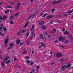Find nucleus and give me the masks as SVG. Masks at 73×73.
Listing matches in <instances>:
<instances>
[{"mask_svg": "<svg viewBox=\"0 0 73 73\" xmlns=\"http://www.w3.org/2000/svg\"><path fill=\"white\" fill-rule=\"evenodd\" d=\"M61 0L56 1L53 2L52 3L53 4H58V3H60L61 2Z\"/></svg>", "mask_w": 73, "mask_h": 73, "instance_id": "obj_1", "label": "nucleus"}, {"mask_svg": "<svg viewBox=\"0 0 73 73\" xmlns=\"http://www.w3.org/2000/svg\"><path fill=\"white\" fill-rule=\"evenodd\" d=\"M58 40L59 41H61L62 42H63V41H65V38H62V36H60Z\"/></svg>", "mask_w": 73, "mask_h": 73, "instance_id": "obj_2", "label": "nucleus"}, {"mask_svg": "<svg viewBox=\"0 0 73 73\" xmlns=\"http://www.w3.org/2000/svg\"><path fill=\"white\" fill-rule=\"evenodd\" d=\"M21 3L20 2H19L17 4V6L16 7V8L17 10H18V9L19 8V7L21 5Z\"/></svg>", "mask_w": 73, "mask_h": 73, "instance_id": "obj_3", "label": "nucleus"}, {"mask_svg": "<svg viewBox=\"0 0 73 73\" xmlns=\"http://www.w3.org/2000/svg\"><path fill=\"white\" fill-rule=\"evenodd\" d=\"M13 43H10V46H11V47L8 48H7V49H8V50H9V49L12 48H13Z\"/></svg>", "mask_w": 73, "mask_h": 73, "instance_id": "obj_4", "label": "nucleus"}, {"mask_svg": "<svg viewBox=\"0 0 73 73\" xmlns=\"http://www.w3.org/2000/svg\"><path fill=\"white\" fill-rule=\"evenodd\" d=\"M9 40V39H8V38H7L5 41V46H7V44H8V40Z\"/></svg>", "mask_w": 73, "mask_h": 73, "instance_id": "obj_5", "label": "nucleus"}, {"mask_svg": "<svg viewBox=\"0 0 73 73\" xmlns=\"http://www.w3.org/2000/svg\"><path fill=\"white\" fill-rule=\"evenodd\" d=\"M8 18V17L7 15L6 16H4L3 17L2 19H3V20H5L6 19Z\"/></svg>", "mask_w": 73, "mask_h": 73, "instance_id": "obj_6", "label": "nucleus"}, {"mask_svg": "<svg viewBox=\"0 0 73 73\" xmlns=\"http://www.w3.org/2000/svg\"><path fill=\"white\" fill-rule=\"evenodd\" d=\"M53 17V15H49L46 17V19H50V18H52Z\"/></svg>", "mask_w": 73, "mask_h": 73, "instance_id": "obj_7", "label": "nucleus"}, {"mask_svg": "<svg viewBox=\"0 0 73 73\" xmlns=\"http://www.w3.org/2000/svg\"><path fill=\"white\" fill-rule=\"evenodd\" d=\"M71 62H70L69 63H68L67 64V66H66V68H69L71 66Z\"/></svg>", "mask_w": 73, "mask_h": 73, "instance_id": "obj_8", "label": "nucleus"}, {"mask_svg": "<svg viewBox=\"0 0 73 73\" xmlns=\"http://www.w3.org/2000/svg\"><path fill=\"white\" fill-rule=\"evenodd\" d=\"M41 28L42 29H46V26H43L41 27Z\"/></svg>", "mask_w": 73, "mask_h": 73, "instance_id": "obj_9", "label": "nucleus"}, {"mask_svg": "<svg viewBox=\"0 0 73 73\" xmlns=\"http://www.w3.org/2000/svg\"><path fill=\"white\" fill-rule=\"evenodd\" d=\"M61 54L60 53H58L56 55V57H61Z\"/></svg>", "mask_w": 73, "mask_h": 73, "instance_id": "obj_10", "label": "nucleus"}, {"mask_svg": "<svg viewBox=\"0 0 73 73\" xmlns=\"http://www.w3.org/2000/svg\"><path fill=\"white\" fill-rule=\"evenodd\" d=\"M40 39H41L42 40L44 39V36H43V35H42V34H40Z\"/></svg>", "mask_w": 73, "mask_h": 73, "instance_id": "obj_11", "label": "nucleus"}, {"mask_svg": "<svg viewBox=\"0 0 73 73\" xmlns=\"http://www.w3.org/2000/svg\"><path fill=\"white\" fill-rule=\"evenodd\" d=\"M41 43L42 44V46H44V48L46 47V46L45 45V44L42 43V42H41Z\"/></svg>", "mask_w": 73, "mask_h": 73, "instance_id": "obj_12", "label": "nucleus"}, {"mask_svg": "<svg viewBox=\"0 0 73 73\" xmlns=\"http://www.w3.org/2000/svg\"><path fill=\"white\" fill-rule=\"evenodd\" d=\"M44 21H42L40 23H39V25H42L43 24H44Z\"/></svg>", "mask_w": 73, "mask_h": 73, "instance_id": "obj_13", "label": "nucleus"}, {"mask_svg": "<svg viewBox=\"0 0 73 73\" xmlns=\"http://www.w3.org/2000/svg\"><path fill=\"white\" fill-rule=\"evenodd\" d=\"M3 29L4 30L5 32H6V31H7V29L5 27H3Z\"/></svg>", "mask_w": 73, "mask_h": 73, "instance_id": "obj_14", "label": "nucleus"}, {"mask_svg": "<svg viewBox=\"0 0 73 73\" xmlns=\"http://www.w3.org/2000/svg\"><path fill=\"white\" fill-rule=\"evenodd\" d=\"M17 41L16 42V44H20V43L21 42L20 40H17Z\"/></svg>", "mask_w": 73, "mask_h": 73, "instance_id": "obj_15", "label": "nucleus"}, {"mask_svg": "<svg viewBox=\"0 0 73 73\" xmlns=\"http://www.w3.org/2000/svg\"><path fill=\"white\" fill-rule=\"evenodd\" d=\"M35 28V26H33L32 27V29H31L30 31H33V30Z\"/></svg>", "mask_w": 73, "mask_h": 73, "instance_id": "obj_16", "label": "nucleus"}, {"mask_svg": "<svg viewBox=\"0 0 73 73\" xmlns=\"http://www.w3.org/2000/svg\"><path fill=\"white\" fill-rule=\"evenodd\" d=\"M9 59V57H7L4 60L5 62L7 61V60H8Z\"/></svg>", "mask_w": 73, "mask_h": 73, "instance_id": "obj_17", "label": "nucleus"}, {"mask_svg": "<svg viewBox=\"0 0 73 73\" xmlns=\"http://www.w3.org/2000/svg\"><path fill=\"white\" fill-rule=\"evenodd\" d=\"M64 34L65 35H69V32L67 31H66L64 32Z\"/></svg>", "mask_w": 73, "mask_h": 73, "instance_id": "obj_18", "label": "nucleus"}, {"mask_svg": "<svg viewBox=\"0 0 73 73\" xmlns=\"http://www.w3.org/2000/svg\"><path fill=\"white\" fill-rule=\"evenodd\" d=\"M1 66H4V61H3L1 63Z\"/></svg>", "mask_w": 73, "mask_h": 73, "instance_id": "obj_19", "label": "nucleus"}, {"mask_svg": "<svg viewBox=\"0 0 73 73\" xmlns=\"http://www.w3.org/2000/svg\"><path fill=\"white\" fill-rule=\"evenodd\" d=\"M20 32H22V29H20L18 33L17 34V35H19L20 33Z\"/></svg>", "mask_w": 73, "mask_h": 73, "instance_id": "obj_20", "label": "nucleus"}, {"mask_svg": "<svg viewBox=\"0 0 73 73\" xmlns=\"http://www.w3.org/2000/svg\"><path fill=\"white\" fill-rule=\"evenodd\" d=\"M73 12V11H68V13L70 14V13H72Z\"/></svg>", "mask_w": 73, "mask_h": 73, "instance_id": "obj_21", "label": "nucleus"}, {"mask_svg": "<svg viewBox=\"0 0 73 73\" xmlns=\"http://www.w3.org/2000/svg\"><path fill=\"white\" fill-rule=\"evenodd\" d=\"M10 23L11 24H13V21H10Z\"/></svg>", "mask_w": 73, "mask_h": 73, "instance_id": "obj_22", "label": "nucleus"}, {"mask_svg": "<svg viewBox=\"0 0 73 73\" xmlns=\"http://www.w3.org/2000/svg\"><path fill=\"white\" fill-rule=\"evenodd\" d=\"M69 41L68 40H66L65 42V44H68L69 42Z\"/></svg>", "mask_w": 73, "mask_h": 73, "instance_id": "obj_23", "label": "nucleus"}, {"mask_svg": "<svg viewBox=\"0 0 73 73\" xmlns=\"http://www.w3.org/2000/svg\"><path fill=\"white\" fill-rule=\"evenodd\" d=\"M47 15V13H45L44 15H42V17H45V16H46V15Z\"/></svg>", "mask_w": 73, "mask_h": 73, "instance_id": "obj_24", "label": "nucleus"}, {"mask_svg": "<svg viewBox=\"0 0 73 73\" xmlns=\"http://www.w3.org/2000/svg\"><path fill=\"white\" fill-rule=\"evenodd\" d=\"M66 68V65H65L62 67V68Z\"/></svg>", "mask_w": 73, "mask_h": 73, "instance_id": "obj_25", "label": "nucleus"}, {"mask_svg": "<svg viewBox=\"0 0 73 73\" xmlns=\"http://www.w3.org/2000/svg\"><path fill=\"white\" fill-rule=\"evenodd\" d=\"M9 10H7V11H5V13H9Z\"/></svg>", "mask_w": 73, "mask_h": 73, "instance_id": "obj_26", "label": "nucleus"}, {"mask_svg": "<svg viewBox=\"0 0 73 73\" xmlns=\"http://www.w3.org/2000/svg\"><path fill=\"white\" fill-rule=\"evenodd\" d=\"M11 62V60H9L8 61H7L6 62V64H7L9 63V62Z\"/></svg>", "mask_w": 73, "mask_h": 73, "instance_id": "obj_27", "label": "nucleus"}, {"mask_svg": "<svg viewBox=\"0 0 73 73\" xmlns=\"http://www.w3.org/2000/svg\"><path fill=\"white\" fill-rule=\"evenodd\" d=\"M60 61H65V59H61Z\"/></svg>", "mask_w": 73, "mask_h": 73, "instance_id": "obj_28", "label": "nucleus"}, {"mask_svg": "<svg viewBox=\"0 0 73 73\" xmlns=\"http://www.w3.org/2000/svg\"><path fill=\"white\" fill-rule=\"evenodd\" d=\"M30 16H31V17L32 18H33V17H34L35 15V14H33L32 15H31Z\"/></svg>", "mask_w": 73, "mask_h": 73, "instance_id": "obj_29", "label": "nucleus"}, {"mask_svg": "<svg viewBox=\"0 0 73 73\" xmlns=\"http://www.w3.org/2000/svg\"><path fill=\"white\" fill-rule=\"evenodd\" d=\"M26 62H27V63H30V62H31V61H30L28 60H27Z\"/></svg>", "mask_w": 73, "mask_h": 73, "instance_id": "obj_30", "label": "nucleus"}, {"mask_svg": "<svg viewBox=\"0 0 73 73\" xmlns=\"http://www.w3.org/2000/svg\"><path fill=\"white\" fill-rule=\"evenodd\" d=\"M47 37L48 38H51V35H48L47 36Z\"/></svg>", "mask_w": 73, "mask_h": 73, "instance_id": "obj_31", "label": "nucleus"}, {"mask_svg": "<svg viewBox=\"0 0 73 73\" xmlns=\"http://www.w3.org/2000/svg\"><path fill=\"white\" fill-rule=\"evenodd\" d=\"M19 13H18L17 14H15L14 15L15 16H17V15H19Z\"/></svg>", "mask_w": 73, "mask_h": 73, "instance_id": "obj_32", "label": "nucleus"}, {"mask_svg": "<svg viewBox=\"0 0 73 73\" xmlns=\"http://www.w3.org/2000/svg\"><path fill=\"white\" fill-rule=\"evenodd\" d=\"M0 35H1V36H5V35H3L2 33H1V32H0Z\"/></svg>", "mask_w": 73, "mask_h": 73, "instance_id": "obj_33", "label": "nucleus"}, {"mask_svg": "<svg viewBox=\"0 0 73 73\" xmlns=\"http://www.w3.org/2000/svg\"><path fill=\"white\" fill-rule=\"evenodd\" d=\"M36 69H39L40 68V66H37L36 67Z\"/></svg>", "mask_w": 73, "mask_h": 73, "instance_id": "obj_34", "label": "nucleus"}, {"mask_svg": "<svg viewBox=\"0 0 73 73\" xmlns=\"http://www.w3.org/2000/svg\"><path fill=\"white\" fill-rule=\"evenodd\" d=\"M13 17H14V16H13V15L11 16L10 17V19H12V18H13Z\"/></svg>", "mask_w": 73, "mask_h": 73, "instance_id": "obj_35", "label": "nucleus"}, {"mask_svg": "<svg viewBox=\"0 0 73 73\" xmlns=\"http://www.w3.org/2000/svg\"><path fill=\"white\" fill-rule=\"evenodd\" d=\"M28 25L27 24H26V25H25L24 26V28H25L26 27H27V26Z\"/></svg>", "mask_w": 73, "mask_h": 73, "instance_id": "obj_36", "label": "nucleus"}, {"mask_svg": "<svg viewBox=\"0 0 73 73\" xmlns=\"http://www.w3.org/2000/svg\"><path fill=\"white\" fill-rule=\"evenodd\" d=\"M62 31H63V32H65V28H64V27H63Z\"/></svg>", "mask_w": 73, "mask_h": 73, "instance_id": "obj_37", "label": "nucleus"}, {"mask_svg": "<svg viewBox=\"0 0 73 73\" xmlns=\"http://www.w3.org/2000/svg\"><path fill=\"white\" fill-rule=\"evenodd\" d=\"M31 35H35V33L34 32H33V33H31Z\"/></svg>", "mask_w": 73, "mask_h": 73, "instance_id": "obj_38", "label": "nucleus"}, {"mask_svg": "<svg viewBox=\"0 0 73 73\" xmlns=\"http://www.w3.org/2000/svg\"><path fill=\"white\" fill-rule=\"evenodd\" d=\"M2 27L0 26V31H2Z\"/></svg>", "mask_w": 73, "mask_h": 73, "instance_id": "obj_39", "label": "nucleus"}, {"mask_svg": "<svg viewBox=\"0 0 73 73\" xmlns=\"http://www.w3.org/2000/svg\"><path fill=\"white\" fill-rule=\"evenodd\" d=\"M0 20H3V17H0Z\"/></svg>", "mask_w": 73, "mask_h": 73, "instance_id": "obj_40", "label": "nucleus"}, {"mask_svg": "<svg viewBox=\"0 0 73 73\" xmlns=\"http://www.w3.org/2000/svg\"><path fill=\"white\" fill-rule=\"evenodd\" d=\"M53 21L52 20L49 23H50V24H52V23H53Z\"/></svg>", "mask_w": 73, "mask_h": 73, "instance_id": "obj_41", "label": "nucleus"}, {"mask_svg": "<svg viewBox=\"0 0 73 73\" xmlns=\"http://www.w3.org/2000/svg\"><path fill=\"white\" fill-rule=\"evenodd\" d=\"M53 31L54 32H56V29H53Z\"/></svg>", "mask_w": 73, "mask_h": 73, "instance_id": "obj_42", "label": "nucleus"}, {"mask_svg": "<svg viewBox=\"0 0 73 73\" xmlns=\"http://www.w3.org/2000/svg\"><path fill=\"white\" fill-rule=\"evenodd\" d=\"M31 16L30 15L29 17L28 18V20H30V19H31Z\"/></svg>", "mask_w": 73, "mask_h": 73, "instance_id": "obj_43", "label": "nucleus"}, {"mask_svg": "<svg viewBox=\"0 0 73 73\" xmlns=\"http://www.w3.org/2000/svg\"><path fill=\"white\" fill-rule=\"evenodd\" d=\"M29 36V33H28L27 34V35L26 36V38H27L28 37V36Z\"/></svg>", "mask_w": 73, "mask_h": 73, "instance_id": "obj_44", "label": "nucleus"}, {"mask_svg": "<svg viewBox=\"0 0 73 73\" xmlns=\"http://www.w3.org/2000/svg\"><path fill=\"white\" fill-rule=\"evenodd\" d=\"M27 51H25L23 53H24L25 54H26V53H27Z\"/></svg>", "mask_w": 73, "mask_h": 73, "instance_id": "obj_45", "label": "nucleus"}, {"mask_svg": "<svg viewBox=\"0 0 73 73\" xmlns=\"http://www.w3.org/2000/svg\"><path fill=\"white\" fill-rule=\"evenodd\" d=\"M33 64V62H31L30 64V65H32Z\"/></svg>", "mask_w": 73, "mask_h": 73, "instance_id": "obj_46", "label": "nucleus"}, {"mask_svg": "<svg viewBox=\"0 0 73 73\" xmlns=\"http://www.w3.org/2000/svg\"><path fill=\"white\" fill-rule=\"evenodd\" d=\"M63 15H64V16H68V15L66 14H63Z\"/></svg>", "mask_w": 73, "mask_h": 73, "instance_id": "obj_47", "label": "nucleus"}, {"mask_svg": "<svg viewBox=\"0 0 73 73\" xmlns=\"http://www.w3.org/2000/svg\"><path fill=\"white\" fill-rule=\"evenodd\" d=\"M26 44L27 45H29V42H26Z\"/></svg>", "mask_w": 73, "mask_h": 73, "instance_id": "obj_48", "label": "nucleus"}, {"mask_svg": "<svg viewBox=\"0 0 73 73\" xmlns=\"http://www.w3.org/2000/svg\"><path fill=\"white\" fill-rule=\"evenodd\" d=\"M53 11H54V9H52L51 10V12H53Z\"/></svg>", "mask_w": 73, "mask_h": 73, "instance_id": "obj_49", "label": "nucleus"}, {"mask_svg": "<svg viewBox=\"0 0 73 73\" xmlns=\"http://www.w3.org/2000/svg\"><path fill=\"white\" fill-rule=\"evenodd\" d=\"M26 59H29V57H28V56H26Z\"/></svg>", "mask_w": 73, "mask_h": 73, "instance_id": "obj_50", "label": "nucleus"}, {"mask_svg": "<svg viewBox=\"0 0 73 73\" xmlns=\"http://www.w3.org/2000/svg\"><path fill=\"white\" fill-rule=\"evenodd\" d=\"M7 8H11V6H8Z\"/></svg>", "mask_w": 73, "mask_h": 73, "instance_id": "obj_51", "label": "nucleus"}, {"mask_svg": "<svg viewBox=\"0 0 73 73\" xmlns=\"http://www.w3.org/2000/svg\"><path fill=\"white\" fill-rule=\"evenodd\" d=\"M29 23V22H27L26 23V24H27V25H28V24Z\"/></svg>", "mask_w": 73, "mask_h": 73, "instance_id": "obj_52", "label": "nucleus"}, {"mask_svg": "<svg viewBox=\"0 0 73 73\" xmlns=\"http://www.w3.org/2000/svg\"><path fill=\"white\" fill-rule=\"evenodd\" d=\"M52 58V56H49L48 57V58H49L50 59V58Z\"/></svg>", "mask_w": 73, "mask_h": 73, "instance_id": "obj_53", "label": "nucleus"}, {"mask_svg": "<svg viewBox=\"0 0 73 73\" xmlns=\"http://www.w3.org/2000/svg\"><path fill=\"white\" fill-rule=\"evenodd\" d=\"M53 33V31H51L50 32V33Z\"/></svg>", "mask_w": 73, "mask_h": 73, "instance_id": "obj_54", "label": "nucleus"}, {"mask_svg": "<svg viewBox=\"0 0 73 73\" xmlns=\"http://www.w3.org/2000/svg\"><path fill=\"white\" fill-rule=\"evenodd\" d=\"M47 35H48V33H47L46 32L45 33V35L46 36H47Z\"/></svg>", "mask_w": 73, "mask_h": 73, "instance_id": "obj_55", "label": "nucleus"}, {"mask_svg": "<svg viewBox=\"0 0 73 73\" xmlns=\"http://www.w3.org/2000/svg\"><path fill=\"white\" fill-rule=\"evenodd\" d=\"M22 32L23 33H25V30H23V31H22Z\"/></svg>", "mask_w": 73, "mask_h": 73, "instance_id": "obj_56", "label": "nucleus"}, {"mask_svg": "<svg viewBox=\"0 0 73 73\" xmlns=\"http://www.w3.org/2000/svg\"><path fill=\"white\" fill-rule=\"evenodd\" d=\"M58 42V40H56L54 42H55V43H56V42Z\"/></svg>", "mask_w": 73, "mask_h": 73, "instance_id": "obj_57", "label": "nucleus"}, {"mask_svg": "<svg viewBox=\"0 0 73 73\" xmlns=\"http://www.w3.org/2000/svg\"><path fill=\"white\" fill-rule=\"evenodd\" d=\"M60 47H61L62 48H64V46H60Z\"/></svg>", "mask_w": 73, "mask_h": 73, "instance_id": "obj_58", "label": "nucleus"}, {"mask_svg": "<svg viewBox=\"0 0 73 73\" xmlns=\"http://www.w3.org/2000/svg\"><path fill=\"white\" fill-rule=\"evenodd\" d=\"M44 15V14L43 13H41V14H40V16H42V15Z\"/></svg>", "mask_w": 73, "mask_h": 73, "instance_id": "obj_59", "label": "nucleus"}, {"mask_svg": "<svg viewBox=\"0 0 73 73\" xmlns=\"http://www.w3.org/2000/svg\"><path fill=\"white\" fill-rule=\"evenodd\" d=\"M14 61H16V58H14Z\"/></svg>", "mask_w": 73, "mask_h": 73, "instance_id": "obj_60", "label": "nucleus"}, {"mask_svg": "<svg viewBox=\"0 0 73 73\" xmlns=\"http://www.w3.org/2000/svg\"><path fill=\"white\" fill-rule=\"evenodd\" d=\"M42 45L41 46L39 47V48H41L42 47Z\"/></svg>", "mask_w": 73, "mask_h": 73, "instance_id": "obj_61", "label": "nucleus"}, {"mask_svg": "<svg viewBox=\"0 0 73 73\" xmlns=\"http://www.w3.org/2000/svg\"><path fill=\"white\" fill-rule=\"evenodd\" d=\"M11 4L13 5L14 4V3H13V2H11Z\"/></svg>", "mask_w": 73, "mask_h": 73, "instance_id": "obj_62", "label": "nucleus"}, {"mask_svg": "<svg viewBox=\"0 0 73 73\" xmlns=\"http://www.w3.org/2000/svg\"><path fill=\"white\" fill-rule=\"evenodd\" d=\"M71 38L73 40V36H71Z\"/></svg>", "mask_w": 73, "mask_h": 73, "instance_id": "obj_63", "label": "nucleus"}, {"mask_svg": "<svg viewBox=\"0 0 73 73\" xmlns=\"http://www.w3.org/2000/svg\"><path fill=\"white\" fill-rule=\"evenodd\" d=\"M23 43H20V45H23Z\"/></svg>", "mask_w": 73, "mask_h": 73, "instance_id": "obj_64", "label": "nucleus"}]
</instances>
